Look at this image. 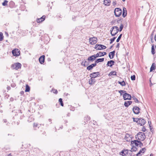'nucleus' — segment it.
Here are the masks:
<instances>
[{
    "mask_svg": "<svg viewBox=\"0 0 156 156\" xmlns=\"http://www.w3.org/2000/svg\"><path fill=\"white\" fill-rule=\"evenodd\" d=\"M30 90V87L27 85L26 86V89L25 90V92H29Z\"/></svg>",
    "mask_w": 156,
    "mask_h": 156,
    "instance_id": "33",
    "label": "nucleus"
},
{
    "mask_svg": "<svg viewBox=\"0 0 156 156\" xmlns=\"http://www.w3.org/2000/svg\"><path fill=\"white\" fill-rule=\"evenodd\" d=\"M3 36L2 33H0V41H2L3 40Z\"/></svg>",
    "mask_w": 156,
    "mask_h": 156,
    "instance_id": "40",
    "label": "nucleus"
},
{
    "mask_svg": "<svg viewBox=\"0 0 156 156\" xmlns=\"http://www.w3.org/2000/svg\"><path fill=\"white\" fill-rule=\"evenodd\" d=\"M122 20V19H121L120 18H119L117 20V22L118 23H119L121 21V20Z\"/></svg>",
    "mask_w": 156,
    "mask_h": 156,
    "instance_id": "54",
    "label": "nucleus"
},
{
    "mask_svg": "<svg viewBox=\"0 0 156 156\" xmlns=\"http://www.w3.org/2000/svg\"><path fill=\"white\" fill-rule=\"evenodd\" d=\"M140 108L137 106H134L133 108V111L134 114H138L140 112Z\"/></svg>",
    "mask_w": 156,
    "mask_h": 156,
    "instance_id": "11",
    "label": "nucleus"
},
{
    "mask_svg": "<svg viewBox=\"0 0 156 156\" xmlns=\"http://www.w3.org/2000/svg\"><path fill=\"white\" fill-rule=\"evenodd\" d=\"M21 67V64L20 63H15L13 64L12 65L11 67L13 68V69L16 70H17L19 69H20Z\"/></svg>",
    "mask_w": 156,
    "mask_h": 156,
    "instance_id": "6",
    "label": "nucleus"
},
{
    "mask_svg": "<svg viewBox=\"0 0 156 156\" xmlns=\"http://www.w3.org/2000/svg\"><path fill=\"white\" fill-rule=\"evenodd\" d=\"M119 45H120L119 43H118L116 45V48H119Z\"/></svg>",
    "mask_w": 156,
    "mask_h": 156,
    "instance_id": "58",
    "label": "nucleus"
},
{
    "mask_svg": "<svg viewBox=\"0 0 156 156\" xmlns=\"http://www.w3.org/2000/svg\"><path fill=\"white\" fill-rule=\"evenodd\" d=\"M139 119V118H133V121L134 122H136L139 124V123H140Z\"/></svg>",
    "mask_w": 156,
    "mask_h": 156,
    "instance_id": "34",
    "label": "nucleus"
},
{
    "mask_svg": "<svg viewBox=\"0 0 156 156\" xmlns=\"http://www.w3.org/2000/svg\"><path fill=\"white\" fill-rule=\"evenodd\" d=\"M24 92L23 91H21L20 92V94L21 95H22L24 94Z\"/></svg>",
    "mask_w": 156,
    "mask_h": 156,
    "instance_id": "57",
    "label": "nucleus"
},
{
    "mask_svg": "<svg viewBox=\"0 0 156 156\" xmlns=\"http://www.w3.org/2000/svg\"><path fill=\"white\" fill-rule=\"evenodd\" d=\"M12 53L13 55L16 56H18L20 55V50L17 48H15L12 51Z\"/></svg>",
    "mask_w": 156,
    "mask_h": 156,
    "instance_id": "7",
    "label": "nucleus"
},
{
    "mask_svg": "<svg viewBox=\"0 0 156 156\" xmlns=\"http://www.w3.org/2000/svg\"><path fill=\"white\" fill-rule=\"evenodd\" d=\"M48 120L49 122H51V121H52V120H51V119H48Z\"/></svg>",
    "mask_w": 156,
    "mask_h": 156,
    "instance_id": "60",
    "label": "nucleus"
},
{
    "mask_svg": "<svg viewBox=\"0 0 156 156\" xmlns=\"http://www.w3.org/2000/svg\"><path fill=\"white\" fill-rule=\"evenodd\" d=\"M118 83L119 84H120L122 86H125L126 85V83H125V82L124 81V80H123L122 82H120V81H118Z\"/></svg>",
    "mask_w": 156,
    "mask_h": 156,
    "instance_id": "32",
    "label": "nucleus"
},
{
    "mask_svg": "<svg viewBox=\"0 0 156 156\" xmlns=\"http://www.w3.org/2000/svg\"><path fill=\"white\" fill-rule=\"evenodd\" d=\"M104 58H98L96 60H95V62L97 63L100 62H102L104 61Z\"/></svg>",
    "mask_w": 156,
    "mask_h": 156,
    "instance_id": "26",
    "label": "nucleus"
},
{
    "mask_svg": "<svg viewBox=\"0 0 156 156\" xmlns=\"http://www.w3.org/2000/svg\"><path fill=\"white\" fill-rule=\"evenodd\" d=\"M132 101H126L125 102L124 105L126 107H128L129 105H130L132 103Z\"/></svg>",
    "mask_w": 156,
    "mask_h": 156,
    "instance_id": "23",
    "label": "nucleus"
},
{
    "mask_svg": "<svg viewBox=\"0 0 156 156\" xmlns=\"http://www.w3.org/2000/svg\"><path fill=\"white\" fill-rule=\"evenodd\" d=\"M93 68V67H92L91 65H90V66H88L87 67V69L90 70H91Z\"/></svg>",
    "mask_w": 156,
    "mask_h": 156,
    "instance_id": "38",
    "label": "nucleus"
},
{
    "mask_svg": "<svg viewBox=\"0 0 156 156\" xmlns=\"http://www.w3.org/2000/svg\"><path fill=\"white\" fill-rule=\"evenodd\" d=\"M97 58L95 55L90 56L89 57L87 58V60L89 61L93 62Z\"/></svg>",
    "mask_w": 156,
    "mask_h": 156,
    "instance_id": "12",
    "label": "nucleus"
},
{
    "mask_svg": "<svg viewBox=\"0 0 156 156\" xmlns=\"http://www.w3.org/2000/svg\"><path fill=\"white\" fill-rule=\"evenodd\" d=\"M155 64L154 63H153L150 68V72H152L155 69Z\"/></svg>",
    "mask_w": 156,
    "mask_h": 156,
    "instance_id": "24",
    "label": "nucleus"
},
{
    "mask_svg": "<svg viewBox=\"0 0 156 156\" xmlns=\"http://www.w3.org/2000/svg\"><path fill=\"white\" fill-rule=\"evenodd\" d=\"M127 10L125 7H123V8L122 12V16L123 17H125L127 15Z\"/></svg>",
    "mask_w": 156,
    "mask_h": 156,
    "instance_id": "22",
    "label": "nucleus"
},
{
    "mask_svg": "<svg viewBox=\"0 0 156 156\" xmlns=\"http://www.w3.org/2000/svg\"><path fill=\"white\" fill-rule=\"evenodd\" d=\"M138 144V146L140 147H141L143 146V143L141 142V141L140 140H139Z\"/></svg>",
    "mask_w": 156,
    "mask_h": 156,
    "instance_id": "45",
    "label": "nucleus"
},
{
    "mask_svg": "<svg viewBox=\"0 0 156 156\" xmlns=\"http://www.w3.org/2000/svg\"><path fill=\"white\" fill-rule=\"evenodd\" d=\"M123 96L124 100H131L132 98L130 94L126 93L123 94Z\"/></svg>",
    "mask_w": 156,
    "mask_h": 156,
    "instance_id": "10",
    "label": "nucleus"
},
{
    "mask_svg": "<svg viewBox=\"0 0 156 156\" xmlns=\"http://www.w3.org/2000/svg\"><path fill=\"white\" fill-rule=\"evenodd\" d=\"M3 121H4V122H7V120L6 119L3 120Z\"/></svg>",
    "mask_w": 156,
    "mask_h": 156,
    "instance_id": "61",
    "label": "nucleus"
},
{
    "mask_svg": "<svg viewBox=\"0 0 156 156\" xmlns=\"http://www.w3.org/2000/svg\"><path fill=\"white\" fill-rule=\"evenodd\" d=\"M142 130L144 132H145L146 131V130L144 126H143Z\"/></svg>",
    "mask_w": 156,
    "mask_h": 156,
    "instance_id": "52",
    "label": "nucleus"
},
{
    "mask_svg": "<svg viewBox=\"0 0 156 156\" xmlns=\"http://www.w3.org/2000/svg\"><path fill=\"white\" fill-rule=\"evenodd\" d=\"M76 17V16H73V17H72V19L74 21H75V19Z\"/></svg>",
    "mask_w": 156,
    "mask_h": 156,
    "instance_id": "56",
    "label": "nucleus"
},
{
    "mask_svg": "<svg viewBox=\"0 0 156 156\" xmlns=\"http://www.w3.org/2000/svg\"><path fill=\"white\" fill-rule=\"evenodd\" d=\"M120 154L122 155V154L124 155L125 154V151L124 149L122 150L120 153Z\"/></svg>",
    "mask_w": 156,
    "mask_h": 156,
    "instance_id": "50",
    "label": "nucleus"
},
{
    "mask_svg": "<svg viewBox=\"0 0 156 156\" xmlns=\"http://www.w3.org/2000/svg\"><path fill=\"white\" fill-rule=\"evenodd\" d=\"M52 90L54 93H55L56 94H57L58 93V91L57 90L54 89H52Z\"/></svg>",
    "mask_w": 156,
    "mask_h": 156,
    "instance_id": "47",
    "label": "nucleus"
},
{
    "mask_svg": "<svg viewBox=\"0 0 156 156\" xmlns=\"http://www.w3.org/2000/svg\"><path fill=\"white\" fill-rule=\"evenodd\" d=\"M137 148L134 146H132L130 151L131 152L136 151L137 150Z\"/></svg>",
    "mask_w": 156,
    "mask_h": 156,
    "instance_id": "31",
    "label": "nucleus"
},
{
    "mask_svg": "<svg viewBox=\"0 0 156 156\" xmlns=\"http://www.w3.org/2000/svg\"><path fill=\"white\" fill-rule=\"evenodd\" d=\"M111 3V0H104V4L105 5L110 6Z\"/></svg>",
    "mask_w": 156,
    "mask_h": 156,
    "instance_id": "18",
    "label": "nucleus"
},
{
    "mask_svg": "<svg viewBox=\"0 0 156 156\" xmlns=\"http://www.w3.org/2000/svg\"><path fill=\"white\" fill-rule=\"evenodd\" d=\"M88 63H87V61H84V66H88Z\"/></svg>",
    "mask_w": 156,
    "mask_h": 156,
    "instance_id": "53",
    "label": "nucleus"
},
{
    "mask_svg": "<svg viewBox=\"0 0 156 156\" xmlns=\"http://www.w3.org/2000/svg\"><path fill=\"white\" fill-rule=\"evenodd\" d=\"M110 34L112 36H115L119 31V29L117 26L112 27L110 30Z\"/></svg>",
    "mask_w": 156,
    "mask_h": 156,
    "instance_id": "2",
    "label": "nucleus"
},
{
    "mask_svg": "<svg viewBox=\"0 0 156 156\" xmlns=\"http://www.w3.org/2000/svg\"><path fill=\"white\" fill-rule=\"evenodd\" d=\"M154 46V44H152L151 47V53L152 55H154L155 54Z\"/></svg>",
    "mask_w": 156,
    "mask_h": 156,
    "instance_id": "29",
    "label": "nucleus"
},
{
    "mask_svg": "<svg viewBox=\"0 0 156 156\" xmlns=\"http://www.w3.org/2000/svg\"><path fill=\"white\" fill-rule=\"evenodd\" d=\"M8 156H12V155H11V154H9L8 155Z\"/></svg>",
    "mask_w": 156,
    "mask_h": 156,
    "instance_id": "64",
    "label": "nucleus"
},
{
    "mask_svg": "<svg viewBox=\"0 0 156 156\" xmlns=\"http://www.w3.org/2000/svg\"><path fill=\"white\" fill-rule=\"evenodd\" d=\"M136 77L135 75L131 76V79L132 80H135Z\"/></svg>",
    "mask_w": 156,
    "mask_h": 156,
    "instance_id": "46",
    "label": "nucleus"
},
{
    "mask_svg": "<svg viewBox=\"0 0 156 156\" xmlns=\"http://www.w3.org/2000/svg\"><path fill=\"white\" fill-rule=\"evenodd\" d=\"M97 63L95 62V63H94L92 64L91 65L92 66V67H94L95 66L97 65Z\"/></svg>",
    "mask_w": 156,
    "mask_h": 156,
    "instance_id": "51",
    "label": "nucleus"
},
{
    "mask_svg": "<svg viewBox=\"0 0 156 156\" xmlns=\"http://www.w3.org/2000/svg\"><path fill=\"white\" fill-rule=\"evenodd\" d=\"M145 138L146 136L145 134L142 132H139L136 136V138L141 141L144 140L145 139Z\"/></svg>",
    "mask_w": 156,
    "mask_h": 156,
    "instance_id": "1",
    "label": "nucleus"
},
{
    "mask_svg": "<svg viewBox=\"0 0 156 156\" xmlns=\"http://www.w3.org/2000/svg\"><path fill=\"white\" fill-rule=\"evenodd\" d=\"M146 150V149L145 148H142L141 149L139 152L136 154V156H141V153H144V152Z\"/></svg>",
    "mask_w": 156,
    "mask_h": 156,
    "instance_id": "15",
    "label": "nucleus"
},
{
    "mask_svg": "<svg viewBox=\"0 0 156 156\" xmlns=\"http://www.w3.org/2000/svg\"><path fill=\"white\" fill-rule=\"evenodd\" d=\"M130 135L128 133H126L125 137V139L128 142H130Z\"/></svg>",
    "mask_w": 156,
    "mask_h": 156,
    "instance_id": "19",
    "label": "nucleus"
},
{
    "mask_svg": "<svg viewBox=\"0 0 156 156\" xmlns=\"http://www.w3.org/2000/svg\"><path fill=\"white\" fill-rule=\"evenodd\" d=\"M138 142L139 140H138L132 141H131V145H133V144H134L136 146H138Z\"/></svg>",
    "mask_w": 156,
    "mask_h": 156,
    "instance_id": "25",
    "label": "nucleus"
},
{
    "mask_svg": "<svg viewBox=\"0 0 156 156\" xmlns=\"http://www.w3.org/2000/svg\"><path fill=\"white\" fill-rule=\"evenodd\" d=\"M122 10L119 8H116L114 10V15L115 16L119 17L122 13Z\"/></svg>",
    "mask_w": 156,
    "mask_h": 156,
    "instance_id": "4",
    "label": "nucleus"
},
{
    "mask_svg": "<svg viewBox=\"0 0 156 156\" xmlns=\"http://www.w3.org/2000/svg\"><path fill=\"white\" fill-rule=\"evenodd\" d=\"M114 45V44H113L112 45L110 48L109 49H111L112 48V47H113V45Z\"/></svg>",
    "mask_w": 156,
    "mask_h": 156,
    "instance_id": "62",
    "label": "nucleus"
},
{
    "mask_svg": "<svg viewBox=\"0 0 156 156\" xmlns=\"http://www.w3.org/2000/svg\"><path fill=\"white\" fill-rule=\"evenodd\" d=\"M110 34L112 36H115L119 31V29L117 26L112 27L110 30Z\"/></svg>",
    "mask_w": 156,
    "mask_h": 156,
    "instance_id": "3",
    "label": "nucleus"
},
{
    "mask_svg": "<svg viewBox=\"0 0 156 156\" xmlns=\"http://www.w3.org/2000/svg\"><path fill=\"white\" fill-rule=\"evenodd\" d=\"M122 34H121L118 37V38L116 40V42H118L120 40V39L122 37Z\"/></svg>",
    "mask_w": 156,
    "mask_h": 156,
    "instance_id": "39",
    "label": "nucleus"
},
{
    "mask_svg": "<svg viewBox=\"0 0 156 156\" xmlns=\"http://www.w3.org/2000/svg\"><path fill=\"white\" fill-rule=\"evenodd\" d=\"M132 99L134 100L136 103H138L139 101L138 99L136 98L135 96H133L132 97Z\"/></svg>",
    "mask_w": 156,
    "mask_h": 156,
    "instance_id": "36",
    "label": "nucleus"
},
{
    "mask_svg": "<svg viewBox=\"0 0 156 156\" xmlns=\"http://www.w3.org/2000/svg\"><path fill=\"white\" fill-rule=\"evenodd\" d=\"M94 48L97 50H101L106 48V47L104 45L100 44H96Z\"/></svg>",
    "mask_w": 156,
    "mask_h": 156,
    "instance_id": "5",
    "label": "nucleus"
},
{
    "mask_svg": "<svg viewBox=\"0 0 156 156\" xmlns=\"http://www.w3.org/2000/svg\"><path fill=\"white\" fill-rule=\"evenodd\" d=\"M58 101L60 103L61 105L62 106H63L64 104L61 98H60L59 99Z\"/></svg>",
    "mask_w": 156,
    "mask_h": 156,
    "instance_id": "35",
    "label": "nucleus"
},
{
    "mask_svg": "<svg viewBox=\"0 0 156 156\" xmlns=\"http://www.w3.org/2000/svg\"><path fill=\"white\" fill-rule=\"evenodd\" d=\"M148 123H149V127H150V128L151 129V126H150V125H151V121H148Z\"/></svg>",
    "mask_w": 156,
    "mask_h": 156,
    "instance_id": "55",
    "label": "nucleus"
},
{
    "mask_svg": "<svg viewBox=\"0 0 156 156\" xmlns=\"http://www.w3.org/2000/svg\"><path fill=\"white\" fill-rule=\"evenodd\" d=\"M45 18V16H43L41 17L40 18L38 19L37 20V22L39 23H41L44 21Z\"/></svg>",
    "mask_w": 156,
    "mask_h": 156,
    "instance_id": "21",
    "label": "nucleus"
},
{
    "mask_svg": "<svg viewBox=\"0 0 156 156\" xmlns=\"http://www.w3.org/2000/svg\"><path fill=\"white\" fill-rule=\"evenodd\" d=\"M116 37H114L112 39H110V44H111L113 43V42L116 39Z\"/></svg>",
    "mask_w": 156,
    "mask_h": 156,
    "instance_id": "43",
    "label": "nucleus"
},
{
    "mask_svg": "<svg viewBox=\"0 0 156 156\" xmlns=\"http://www.w3.org/2000/svg\"><path fill=\"white\" fill-rule=\"evenodd\" d=\"M129 150H125L124 149V151H125V154L124 155L122 154V156H125L126 154H128L129 152Z\"/></svg>",
    "mask_w": 156,
    "mask_h": 156,
    "instance_id": "42",
    "label": "nucleus"
},
{
    "mask_svg": "<svg viewBox=\"0 0 156 156\" xmlns=\"http://www.w3.org/2000/svg\"><path fill=\"white\" fill-rule=\"evenodd\" d=\"M90 119V117L88 116H87L84 117V122L85 123L89 121Z\"/></svg>",
    "mask_w": 156,
    "mask_h": 156,
    "instance_id": "27",
    "label": "nucleus"
},
{
    "mask_svg": "<svg viewBox=\"0 0 156 156\" xmlns=\"http://www.w3.org/2000/svg\"><path fill=\"white\" fill-rule=\"evenodd\" d=\"M9 3L10 4H13V2L11 1Z\"/></svg>",
    "mask_w": 156,
    "mask_h": 156,
    "instance_id": "63",
    "label": "nucleus"
},
{
    "mask_svg": "<svg viewBox=\"0 0 156 156\" xmlns=\"http://www.w3.org/2000/svg\"><path fill=\"white\" fill-rule=\"evenodd\" d=\"M90 79L89 80V83L90 85H92L94 84L96 82V80L94 79V78L90 77Z\"/></svg>",
    "mask_w": 156,
    "mask_h": 156,
    "instance_id": "16",
    "label": "nucleus"
},
{
    "mask_svg": "<svg viewBox=\"0 0 156 156\" xmlns=\"http://www.w3.org/2000/svg\"><path fill=\"white\" fill-rule=\"evenodd\" d=\"M109 75H116V72L115 71H112L109 73Z\"/></svg>",
    "mask_w": 156,
    "mask_h": 156,
    "instance_id": "30",
    "label": "nucleus"
},
{
    "mask_svg": "<svg viewBox=\"0 0 156 156\" xmlns=\"http://www.w3.org/2000/svg\"><path fill=\"white\" fill-rule=\"evenodd\" d=\"M115 62L113 60H110L108 62L107 64V66H110V67L114 65L115 63Z\"/></svg>",
    "mask_w": 156,
    "mask_h": 156,
    "instance_id": "20",
    "label": "nucleus"
},
{
    "mask_svg": "<svg viewBox=\"0 0 156 156\" xmlns=\"http://www.w3.org/2000/svg\"><path fill=\"white\" fill-rule=\"evenodd\" d=\"M139 120L140 122V123H139V124L140 125V126H143L146 123L145 120L142 118H140Z\"/></svg>",
    "mask_w": 156,
    "mask_h": 156,
    "instance_id": "13",
    "label": "nucleus"
},
{
    "mask_svg": "<svg viewBox=\"0 0 156 156\" xmlns=\"http://www.w3.org/2000/svg\"><path fill=\"white\" fill-rule=\"evenodd\" d=\"M115 51H113L109 53L108 56L111 59L113 58L115 55Z\"/></svg>",
    "mask_w": 156,
    "mask_h": 156,
    "instance_id": "17",
    "label": "nucleus"
},
{
    "mask_svg": "<svg viewBox=\"0 0 156 156\" xmlns=\"http://www.w3.org/2000/svg\"><path fill=\"white\" fill-rule=\"evenodd\" d=\"M100 75V73L99 72H94L91 73L90 75V77H92L93 78H95L98 76H99Z\"/></svg>",
    "mask_w": 156,
    "mask_h": 156,
    "instance_id": "9",
    "label": "nucleus"
},
{
    "mask_svg": "<svg viewBox=\"0 0 156 156\" xmlns=\"http://www.w3.org/2000/svg\"><path fill=\"white\" fill-rule=\"evenodd\" d=\"M8 1L6 0H5L4 2L2 3V5L3 6H5L7 5Z\"/></svg>",
    "mask_w": 156,
    "mask_h": 156,
    "instance_id": "37",
    "label": "nucleus"
},
{
    "mask_svg": "<svg viewBox=\"0 0 156 156\" xmlns=\"http://www.w3.org/2000/svg\"><path fill=\"white\" fill-rule=\"evenodd\" d=\"M121 94V95L122 94H125L126 93V91L125 90H119L118 91Z\"/></svg>",
    "mask_w": 156,
    "mask_h": 156,
    "instance_id": "44",
    "label": "nucleus"
},
{
    "mask_svg": "<svg viewBox=\"0 0 156 156\" xmlns=\"http://www.w3.org/2000/svg\"><path fill=\"white\" fill-rule=\"evenodd\" d=\"M97 39L95 37L90 38L89 39V42L91 44H94L97 42Z\"/></svg>",
    "mask_w": 156,
    "mask_h": 156,
    "instance_id": "8",
    "label": "nucleus"
},
{
    "mask_svg": "<svg viewBox=\"0 0 156 156\" xmlns=\"http://www.w3.org/2000/svg\"><path fill=\"white\" fill-rule=\"evenodd\" d=\"M124 26L122 24H121V25L119 27V31L121 32Z\"/></svg>",
    "mask_w": 156,
    "mask_h": 156,
    "instance_id": "41",
    "label": "nucleus"
},
{
    "mask_svg": "<svg viewBox=\"0 0 156 156\" xmlns=\"http://www.w3.org/2000/svg\"><path fill=\"white\" fill-rule=\"evenodd\" d=\"M103 56L105 55H106L107 53L106 52H103Z\"/></svg>",
    "mask_w": 156,
    "mask_h": 156,
    "instance_id": "59",
    "label": "nucleus"
},
{
    "mask_svg": "<svg viewBox=\"0 0 156 156\" xmlns=\"http://www.w3.org/2000/svg\"><path fill=\"white\" fill-rule=\"evenodd\" d=\"M103 52H100L98 53H97L95 55V56L97 58L101 57L102 56H103Z\"/></svg>",
    "mask_w": 156,
    "mask_h": 156,
    "instance_id": "28",
    "label": "nucleus"
},
{
    "mask_svg": "<svg viewBox=\"0 0 156 156\" xmlns=\"http://www.w3.org/2000/svg\"><path fill=\"white\" fill-rule=\"evenodd\" d=\"M45 56L43 55L40 57L39 59V62L41 64H43L44 61Z\"/></svg>",
    "mask_w": 156,
    "mask_h": 156,
    "instance_id": "14",
    "label": "nucleus"
},
{
    "mask_svg": "<svg viewBox=\"0 0 156 156\" xmlns=\"http://www.w3.org/2000/svg\"><path fill=\"white\" fill-rule=\"evenodd\" d=\"M117 4L116 0H114L112 2V5L113 6H115Z\"/></svg>",
    "mask_w": 156,
    "mask_h": 156,
    "instance_id": "49",
    "label": "nucleus"
},
{
    "mask_svg": "<svg viewBox=\"0 0 156 156\" xmlns=\"http://www.w3.org/2000/svg\"><path fill=\"white\" fill-rule=\"evenodd\" d=\"M38 126V124L37 123H34V129H36V127H37Z\"/></svg>",
    "mask_w": 156,
    "mask_h": 156,
    "instance_id": "48",
    "label": "nucleus"
}]
</instances>
